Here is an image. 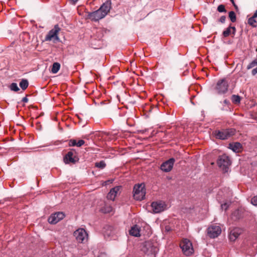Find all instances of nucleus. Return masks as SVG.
<instances>
[{
    "mask_svg": "<svg viewBox=\"0 0 257 257\" xmlns=\"http://www.w3.org/2000/svg\"><path fill=\"white\" fill-rule=\"evenodd\" d=\"M217 165L224 172H227L231 165L229 157L226 155L220 156L217 160Z\"/></svg>",
    "mask_w": 257,
    "mask_h": 257,
    "instance_id": "obj_6",
    "label": "nucleus"
},
{
    "mask_svg": "<svg viewBox=\"0 0 257 257\" xmlns=\"http://www.w3.org/2000/svg\"><path fill=\"white\" fill-rule=\"evenodd\" d=\"M84 143H85L84 141H83V140H80L78 142H77L76 146L80 147L82 146V145H83L84 144Z\"/></svg>",
    "mask_w": 257,
    "mask_h": 257,
    "instance_id": "obj_32",
    "label": "nucleus"
},
{
    "mask_svg": "<svg viewBox=\"0 0 257 257\" xmlns=\"http://www.w3.org/2000/svg\"><path fill=\"white\" fill-rule=\"evenodd\" d=\"M95 166L100 169H104L106 166V164L104 161H101L99 162H96L95 164Z\"/></svg>",
    "mask_w": 257,
    "mask_h": 257,
    "instance_id": "obj_24",
    "label": "nucleus"
},
{
    "mask_svg": "<svg viewBox=\"0 0 257 257\" xmlns=\"http://www.w3.org/2000/svg\"><path fill=\"white\" fill-rule=\"evenodd\" d=\"M225 20H226V17L224 16H222L220 17V18L219 19V22H221V23H224L225 21Z\"/></svg>",
    "mask_w": 257,
    "mask_h": 257,
    "instance_id": "obj_35",
    "label": "nucleus"
},
{
    "mask_svg": "<svg viewBox=\"0 0 257 257\" xmlns=\"http://www.w3.org/2000/svg\"><path fill=\"white\" fill-rule=\"evenodd\" d=\"M60 68V64L58 62H55L53 63L52 68L51 69V72L55 74L58 72Z\"/></svg>",
    "mask_w": 257,
    "mask_h": 257,
    "instance_id": "obj_21",
    "label": "nucleus"
},
{
    "mask_svg": "<svg viewBox=\"0 0 257 257\" xmlns=\"http://www.w3.org/2000/svg\"><path fill=\"white\" fill-rule=\"evenodd\" d=\"M140 230L137 225L133 226L130 230V233L131 235L134 236H140Z\"/></svg>",
    "mask_w": 257,
    "mask_h": 257,
    "instance_id": "obj_19",
    "label": "nucleus"
},
{
    "mask_svg": "<svg viewBox=\"0 0 257 257\" xmlns=\"http://www.w3.org/2000/svg\"><path fill=\"white\" fill-rule=\"evenodd\" d=\"M111 1H106L103 3L98 10L94 12L89 13L88 18L93 21H98L104 18L111 9Z\"/></svg>",
    "mask_w": 257,
    "mask_h": 257,
    "instance_id": "obj_1",
    "label": "nucleus"
},
{
    "mask_svg": "<svg viewBox=\"0 0 257 257\" xmlns=\"http://www.w3.org/2000/svg\"><path fill=\"white\" fill-rule=\"evenodd\" d=\"M251 73L253 75H255L257 74V67L252 70Z\"/></svg>",
    "mask_w": 257,
    "mask_h": 257,
    "instance_id": "obj_36",
    "label": "nucleus"
},
{
    "mask_svg": "<svg viewBox=\"0 0 257 257\" xmlns=\"http://www.w3.org/2000/svg\"><path fill=\"white\" fill-rule=\"evenodd\" d=\"M78 161V159L74 156L73 153L72 151L68 152L64 158V162L65 164H75Z\"/></svg>",
    "mask_w": 257,
    "mask_h": 257,
    "instance_id": "obj_15",
    "label": "nucleus"
},
{
    "mask_svg": "<svg viewBox=\"0 0 257 257\" xmlns=\"http://www.w3.org/2000/svg\"><path fill=\"white\" fill-rule=\"evenodd\" d=\"M10 89L11 90L16 92H17L20 90L16 83H12L10 85Z\"/></svg>",
    "mask_w": 257,
    "mask_h": 257,
    "instance_id": "obj_27",
    "label": "nucleus"
},
{
    "mask_svg": "<svg viewBox=\"0 0 257 257\" xmlns=\"http://www.w3.org/2000/svg\"><path fill=\"white\" fill-rule=\"evenodd\" d=\"M228 87V82L226 79H222L219 80L215 87L219 94H223L227 92Z\"/></svg>",
    "mask_w": 257,
    "mask_h": 257,
    "instance_id": "obj_8",
    "label": "nucleus"
},
{
    "mask_svg": "<svg viewBox=\"0 0 257 257\" xmlns=\"http://www.w3.org/2000/svg\"><path fill=\"white\" fill-rule=\"evenodd\" d=\"M251 203L253 205H257V196L253 197L251 200Z\"/></svg>",
    "mask_w": 257,
    "mask_h": 257,
    "instance_id": "obj_33",
    "label": "nucleus"
},
{
    "mask_svg": "<svg viewBox=\"0 0 257 257\" xmlns=\"http://www.w3.org/2000/svg\"><path fill=\"white\" fill-rule=\"evenodd\" d=\"M229 148L234 152H239L241 150V145L238 142L230 143L229 145Z\"/></svg>",
    "mask_w": 257,
    "mask_h": 257,
    "instance_id": "obj_18",
    "label": "nucleus"
},
{
    "mask_svg": "<svg viewBox=\"0 0 257 257\" xmlns=\"http://www.w3.org/2000/svg\"><path fill=\"white\" fill-rule=\"evenodd\" d=\"M29 82L27 79H22L20 83V86L23 90H25L28 86Z\"/></svg>",
    "mask_w": 257,
    "mask_h": 257,
    "instance_id": "obj_22",
    "label": "nucleus"
},
{
    "mask_svg": "<svg viewBox=\"0 0 257 257\" xmlns=\"http://www.w3.org/2000/svg\"><path fill=\"white\" fill-rule=\"evenodd\" d=\"M256 65H257V59H255L247 65V69H250Z\"/></svg>",
    "mask_w": 257,
    "mask_h": 257,
    "instance_id": "obj_28",
    "label": "nucleus"
},
{
    "mask_svg": "<svg viewBox=\"0 0 257 257\" xmlns=\"http://www.w3.org/2000/svg\"><path fill=\"white\" fill-rule=\"evenodd\" d=\"M232 102L235 104H238L240 102V97L238 95H233L231 97Z\"/></svg>",
    "mask_w": 257,
    "mask_h": 257,
    "instance_id": "obj_26",
    "label": "nucleus"
},
{
    "mask_svg": "<svg viewBox=\"0 0 257 257\" xmlns=\"http://www.w3.org/2000/svg\"><path fill=\"white\" fill-rule=\"evenodd\" d=\"M134 197L136 200H142L145 198L146 195L145 185L144 183L137 184L134 187Z\"/></svg>",
    "mask_w": 257,
    "mask_h": 257,
    "instance_id": "obj_4",
    "label": "nucleus"
},
{
    "mask_svg": "<svg viewBox=\"0 0 257 257\" xmlns=\"http://www.w3.org/2000/svg\"><path fill=\"white\" fill-rule=\"evenodd\" d=\"M175 162L174 158H170L162 164L160 169L163 172H169L172 169Z\"/></svg>",
    "mask_w": 257,
    "mask_h": 257,
    "instance_id": "obj_14",
    "label": "nucleus"
},
{
    "mask_svg": "<svg viewBox=\"0 0 257 257\" xmlns=\"http://www.w3.org/2000/svg\"><path fill=\"white\" fill-rule=\"evenodd\" d=\"M22 101L24 102H27L28 101V99L27 98V97H24V98H23Z\"/></svg>",
    "mask_w": 257,
    "mask_h": 257,
    "instance_id": "obj_37",
    "label": "nucleus"
},
{
    "mask_svg": "<svg viewBox=\"0 0 257 257\" xmlns=\"http://www.w3.org/2000/svg\"><path fill=\"white\" fill-rule=\"evenodd\" d=\"M235 130L233 129L222 130L215 131L214 135L217 139L220 140L227 139L234 134Z\"/></svg>",
    "mask_w": 257,
    "mask_h": 257,
    "instance_id": "obj_7",
    "label": "nucleus"
},
{
    "mask_svg": "<svg viewBox=\"0 0 257 257\" xmlns=\"http://www.w3.org/2000/svg\"><path fill=\"white\" fill-rule=\"evenodd\" d=\"M77 141L75 140H70L69 141V146H76Z\"/></svg>",
    "mask_w": 257,
    "mask_h": 257,
    "instance_id": "obj_31",
    "label": "nucleus"
},
{
    "mask_svg": "<svg viewBox=\"0 0 257 257\" xmlns=\"http://www.w3.org/2000/svg\"><path fill=\"white\" fill-rule=\"evenodd\" d=\"M256 51L257 52V48L256 49Z\"/></svg>",
    "mask_w": 257,
    "mask_h": 257,
    "instance_id": "obj_42",
    "label": "nucleus"
},
{
    "mask_svg": "<svg viewBox=\"0 0 257 257\" xmlns=\"http://www.w3.org/2000/svg\"><path fill=\"white\" fill-rule=\"evenodd\" d=\"M255 18H257V10L255 12L253 15L252 16Z\"/></svg>",
    "mask_w": 257,
    "mask_h": 257,
    "instance_id": "obj_39",
    "label": "nucleus"
},
{
    "mask_svg": "<svg viewBox=\"0 0 257 257\" xmlns=\"http://www.w3.org/2000/svg\"><path fill=\"white\" fill-rule=\"evenodd\" d=\"M103 37V34L101 30L96 31V35L91 37L90 39V44L92 47L95 49L98 48L97 47L99 46V43Z\"/></svg>",
    "mask_w": 257,
    "mask_h": 257,
    "instance_id": "obj_11",
    "label": "nucleus"
},
{
    "mask_svg": "<svg viewBox=\"0 0 257 257\" xmlns=\"http://www.w3.org/2000/svg\"><path fill=\"white\" fill-rule=\"evenodd\" d=\"M61 29L58 25H55L53 29L49 31L45 38V41H52L53 42L56 43L60 41L58 34L60 31Z\"/></svg>",
    "mask_w": 257,
    "mask_h": 257,
    "instance_id": "obj_3",
    "label": "nucleus"
},
{
    "mask_svg": "<svg viewBox=\"0 0 257 257\" xmlns=\"http://www.w3.org/2000/svg\"><path fill=\"white\" fill-rule=\"evenodd\" d=\"M142 251L145 253V257H155L158 249L152 242H146L143 246Z\"/></svg>",
    "mask_w": 257,
    "mask_h": 257,
    "instance_id": "obj_2",
    "label": "nucleus"
},
{
    "mask_svg": "<svg viewBox=\"0 0 257 257\" xmlns=\"http://www.w3.org/2000/svg\"><path fill=\"white\" fill-rule=\"evenodd\" d=\"M102 210L104 213H109L112 211V207L110 206L105 205Z\"/></svg>",
    "mask_w": 257,
    "mask_h": 257,
    "instance_id": "obj_29",
    "label": "nucleus"
},
{
    "mask_svg": "<svg viewBox=\"0 0 257 257\" xmlns=\"http://www.w3.org/2000/svg\"><path fill=\"white\" fill-rule=\"evenodd\" d=\"M217 11L220 13L226 12L225 7L223 5H220L217 8Z\"/></svg>",
    "mask_w": 257,
    "mask_h": 257,
    "instance_id": "obj_30",
    "label": "nucleus"
},
{
    "mask_svg": "<svg viewBox=\"0 0 257 257\" xmlns=\"http://www.w3.org/2000/svg\"><path fill=\"white\" fill-rule=\"evenodd\" d=\"M230 1L233 4V3H234L233 0H230Z\"/></svg>",
    "mask_w": 257,
    "mask_h": 257,
    "instance_id": "obj_40",
    "label": "nucleus"
},
{
    "mask_svg": "<svg viewBox=\"0 0 257 257\" xmlns=\"http://www.w3.org/2000/svg\"><path fill=\"white\" fill-rule=\"evenodd\" d=\"M78 0H69V1L73 5H75Z\"/></svg>",
    "mask_w": 257,
    "mask_h": 257,
    "instance_id": "obj_38",
    "label": "nucleus"
},
{
    "mask_svg": "<svg viewBox=\"0 0 257 257\" xmlns=\"http://www.w3.org/2000/svg\"><path fill=\"white\" fill-rule=\"evenodd\" d=\"M231 30H232V34H234L236 31L235 28L234 27H229L227 28L225 31L223 32V35L224 37H226L228 36L231 33Z\"/></svg>",
    "mask_w": 257,
    "mask_h": 257,
    "instance_id": "obj_20",
    "label": "nucleus"
},
{
    "mask_svg": "<svg viewBox=\"0 0 257 257\" xmlns=\"http://www.w3.org/2000/svg\"><path fill=\"white\" fill-rule=\"evenodd\" d=\"M241 232V230L238 228H235L232 229L229 234V238L232 241H234L238 237Z\"/></svg>",
    "mask_w": 257,
    "mask_h": 257,
    "instance_id": "obj_17",
    "label": "nucleus"
},
{
    "mask_svg": "<svg viewBox=\"0 0 257 257\" xmlns=\"http://www.w3.org/2000/svg\"><path fill=\"white\" fill-rule=\"evenodd\" d=\"M229 18L232 22H235L236 20V15L234 12L230 11L228 14Z\"/></svg>",
    "mask_w": 257,
    "mask_h": 257,
    "instance_id": "obj_25",
    "label": "nucleus"
},
{
    "mask_svg": "<svg viewBox=\"0 0 257 257\" xmlns=\"http://www.w3.org/2000/svg\"><path fill=\"white\" fill-rule=\"evenodd\" d=\"M147 228L149 229L150 228V227L149 226H148Z\"/></svg>",
    "mask_w": 257,
    "mask_h": 257,
    "instance_id": "obj_41",
    "label": "nucleus"
},
{
    "mask_svg": "<svg viewBox=\"0 0 257 257\" xmlns=\"http://www.w3.org/2000/svg\"><path fill=\"white\" fill-rule=\"evenodd\" d=\"M228 206H229V205L226 203L222 204L221 205V208L222 209H224V210H226L227 209V208L228 207Z\"/></svg>",
    "mask_w": 257,
    "mask_h": 257,
    "instance_id": "obj_34",
    "label": "nucleus"
},
{
    "mask_svg": "<svg viewBox=\"0 0 257 257\" xmlns=\"http://www.w3.org/2000/svg\"><path fill=\"white\" fill-rule=\"evenodd\" d=\"M120 188V186H115L112 188L107 195V199L114 201Z\"/></svg>",
    "mask_w": 257,
    "mask_h": 257,
    "instance_id": "obj_16",
    "label": "nucleus"
},
{
    "mask_svg": "<svg viewBox=\"0 0 257 257\" xmlns=\"http://www.w3.org/2000/svg\"><path fill=\"white\" fill-rule=\"evenodd\" d=\"M180 246L183 253L186 256L191 255L194 252L192 242L188 239H183L180 242Z\"/></svg>",
    "mask_w": 257,
    "mask_h": 257,
    "instance_id": "obj_5",
    "label": "nucleus"
},
{
    "mask_svg": "<svg viewBox=\"0 0 257 257\" xmlns=\"http://www.w3.org/2000/svg\"><path fill=\"white\" fill-rule=\"evenodd\" d=\"M65 217V214L62 212H57L52 214L48 219V222L51 224H56Z\"/></svg>",
    "mask_w": 257,
    "mask_h": 257,
    "instance_id": "obj_13",
    "label": "nucleus"
},
{
    "mask_svg": "<svg viewBox=\"0 0 257 257\" xmlns=\"http://www.w3.org/2000/svg\"><path fill=\"white\" fill-rule=\"evenodd\" d=\"M221 232V229L218 225H212L207 229V234L211 238L217 237Z\"/></svg>",
    "mask_w": 257,
    "mask_h": 257,
    "instance_id": "obj_10",
    "label": "nucleus"
},
{
    "mask_svg": "<svg viewBox=\"0 0 257 257\" xmlns=\"http://www.w3.org/2000/svg\"><path fill=\"white\" fill-rule=\"evenodd\" d=\"M74 235L77 241L79 243H82L87 240L88 234L83 228H79L74 232Z\"/></svg>",
    "mask_w": 257,
    "mask_h": 257,
    "instance_id": "obj_9",
    "label": "nucleus"
},
{
    "mask_svg": "<svg viewBox=\"0 0 257 257\" xmlns=\"http://www.w3.org/2000/svg\"><path fill=\"white\" fill-rule=\"evenodd\" d=\"M151 206L153 212L155 213H160L166 209L167 208V205L162 201L154 202L152 203Z\"/></svg>",
    "mask_w": 257,
    "mask_h": 257,
    "instance_id": "obj_12",
    "label": "nucleus"
},
{
    "mask_svg": "<svg viewBox=\"0 0 257 257\" xmlns=\"http://www.w3.org/2000/svg\"><path fill=\"white\" fill-rule=\"evenodd\" d=\"M255 18L252 16L248 20V23L249 25L253 27H256L257 26V22L255 19Z\"/></svg>",
    "mask_w": 257,
    "mask_h": 257,
    "instance_id": "obj_23",
    "label": "nucleus"
}]
</instances>
